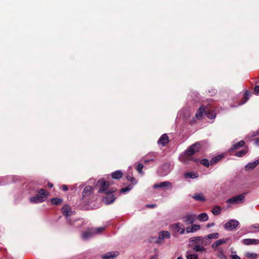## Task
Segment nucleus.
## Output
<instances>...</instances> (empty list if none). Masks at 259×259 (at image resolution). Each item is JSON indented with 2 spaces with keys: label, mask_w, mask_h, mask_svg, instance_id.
I'll list each match as a JSON object with an SVG mask.
<instances>
[{
  "label": "nucleus",
  "mask_w": 259,
  "mask_h": 259,
  "mask_svg": "<svg viewBox=\"0 0 259 259\" xmlns=\"http://www.w3.org/2000/svg\"><path fill=\"white\" fill-rule=\"evenodd\" d=\"M150 259H157V256L155 255V256H152Z\"/></svg>",
  "instance_id": "obj_53"
},
{
  "label": "nucleus",
  "mask_w": 259,
  "mask_h": 259,
  "mask_svg": "<svg viewBox=\"0 0 259 259\" xmlns=\"http://www.w3.org/2000/svg\"><path fill=\"white\" fill-rule=\"evenodd\" d=\"M255 167V166L253 165V164H252V162H251V163H248L247 165H246L245 166V168L247 170H250V169H253Z\"/></svg>",
  "instance_id": "obj_41"
},
{
  "label": "nucleus",
  "mask_w": 259,
  "mask_h": 259,
  "mask_svg": "<svg viewBox=\"0 0 259 259\" xmlns=\"http://www.w3.org/2000/svg\"><path fill=\"white\" fill-rule=\"evenodd\" d=\"M62 190L64 191H66L68 190V187L66 185H63L62 186Z\"/></svg>",
  "instance_id": "obj_48"
},
{
  "label": "nucleus",
  "mask_w": 259,
  "mask_h": 259,
  "mask_svg": "<svg viewBox=\"0 0 259 259\" xmlns=\"http://www.w3.org/2000/svg\"><path fill=\"white\" fill-rule=\"evenodd\" d=\"M98 185L100 186L98 193L107 194L104 199L105 203L106 204L112 203L115 200V196L112 193L116 191V188L110 187L109 182L105 181L104 179L99 180Z\"/></svg>",
  "instance_id": "obj_1"
},
{
  "label": "nucleus",
  "mask_w": 259,
  "mask_h": 259,
  "mask_svg": "<svg viewBox=\"0 0 259 259\" xmlns=\"http://www.w3.org/2000/svg\"><path fill=\"white\" fill-rule=\"evenodd\" d=\"M258 134V132L257 131H255V132H254L253 134L252 135V137H254V136H256Z\"/></svg>",
  "instance_id": "obj_52"
},
{
  "label": "nucleus",
  "mask_w": 259,
  "mask_h": 259,
  "mask_svg": "<svg viewBox=\"0 0 259 259\" xmlns=\"http://www.w3.org/2000/svg\"><path fill=\"white\" fill-rule=\"evenodd\" d=\"M152 161H154V159L153 158H151V159H144V162L145 163H148L149 162Z\"/></svg>",
  "instance_id": "obj_46"
},
{
  "label": "nucleus",
  "mask_w": 259,
  "mask_h": 259,
  "mask_svg": "<svg viewBox=\"0 0 259 259\" xmlns=\"http://www.w3.org/2000/svg\"><path fill=\"white\" fill-rule=\"evenodd\" d=\"M239 223L236 220H231L224 225V228L227 231H233L239 225Z\"/></svg>",
  "instance_id": "obj_8"
},
{
  "label": "nucleus",
  "mask_w": 259,
  "mask_h": 259,
  "mask_svg": "<svg viewBox=\"0 0 259 259\" xmlns=\"http://www.w3.org/2000/svg\"><path fill=\"white\" fill-rule=\"evenodd\" d=\"M249 229L252 230L250 231L251 233L259 232V224H256L251 225L249 227Z\"/></svg>",
  "instance_id": "obj_24"
},
{
  "label": "nucleus",
  "mask_w": 259,
  "mask_h": 259,
  "mask_svg": "<svg viewBox=\"0 0 259 259\" xmlns=\"http://www.w3.org/2000/svg\"><path fill=\"white\" fill-rule=\"evenodd\" d=\"M62 212L63 214L65 216L66 219L68 222L72 224L70 220L69 219V218L72 215L75 214V211L69 205L65 204L62 208Z\"/></svg>",
  "instance_id": "obj_4"
},
{
  "label": "nucleus",
  "mask_w": 259,
  "mask_h": 259,
  "mask_svg": "<svg viewBox=\"0 0 259 259\" xmlns=\"http://www.w3.org/2000/svg\"><path fill=\"white\" fill-rule=\"evenodd\" d=\"M155 206H156L155 204H151V205H147V207H149V208H154L155 207Z\"/></svg>",
  "instance_id": "obj_51"
},
{
  "label": "nucleus",
  "mask_w": 259,
  "mask_h": 259,
  "mask_svg": "<svg viewBox=\"0 0 259 259\" xmlns=\"http://www.w3.org/2000/svg\"><path fill=\"white\" fill-rule=\"evenodd\" d=\"M245 143L244 142V141L243 140H241L240 141H239V142L234 144L233 146H232V147L231 148V149L232 150H235V149H237L240 147H242V146H243V145H244Z\"/></svg>",
  "instance_id": "obj_26"
},
{
  "label": "nucleus",
  "mask_w": 259,
  "mask_h": 259,
  "mask_svg": "<svg viewBox=\"0 0 259 259\" xmlns=\"http://www.w3.org/2000/svg\"><path fill=\"white\" fill-rule=\"evenodd\" d=\"M249 92L247 91H246L245 93H244V99H245V100L244 101L241 102V103H239V105H243L249 99Z\"/></svg>",
  "instance_id": "obj_38"
},
{
  "label": "nucleus",
  "mask_w": 259,
  "mask_h": 259,
  "mask_svg": "<svg viewBox=\"0 0 259 259\" xmlns=\"http://www.w3.org/2000/svg\"><path fill=\"white\" fill-rule=\"evenodd\" d=\"M217 255L220 258L224 259L225 258V255L223 253V251L222 248H219L217 250Z\"/></svg>",
  "instance_id": "obj_35"
},
{
  "label": "nucleus",
  "mask_w": 259,
  "mask_h": 259,
  "mask_svg": "<svg viewBox=\"0 0 259 259\" xmlns=\"http://www.w3.org/2000/svg\"><path fill=\"white\" fill-rule=\"evenodd\" d=\"M247 152V150L245 149L241 150L235 153V155L237 157H242L244 156Z\"/></svg>",
  "instance_id": "obj_34"
},
{
  "label": "nucleus",
  "mask_w": 259,
  "mask_h": 259,
  "mask_svg": "<svg viewBox=\"0 0 259 259\" xmlns=\"http://www.w3.org/2000/svg\"><path fill=\"white\" fill-rule=\"evenodd\" d=\"M232 259H240V257L236 254L231 255Z\"/></svg>",
  "instance_id": "obj_45"
},
{
  "label": "nucleus",
  "mask_w": 259,
  "mask_h": 259,
  "mask_svg": "<svg viewBox=\"0 0 259 259\" xmlns=\"http://www.w3.org/2000/svg\"><path fill=\"white\" fill-rule=\"evenodd\" d=\"M177 259H183V257L182 256H179Z\"/></svg>",
  "instance_id": "obj_55"
},
{
  "label": "nucleus",
  "mask_w": 259,
  "mask_h": 259,
  "mask_svg": "<svg viewBox=\"0 0 259 259\" xmlns=\"http://www.w3.org/2000/svg\"><path fill=\"white\" fill-rule=\"evenodd\" d=\"M253 165L255 167L257 165L259 164V159L256 160L252 162Z\"/></svg>",
  "instance_id": "obj_49"
},
{
  "label": "nucleus",
  "mask_w": 259,
  "mask_h": 259,
  "mask_svg": "<svg viewBox=\"0 0 259 259\" xmlns=\"http://www.w3.org/2000/svg\"><path fill=\"white\" fill-rule=\"evenodd\" d=\"M208 216L206 212H203L196 215L197 219L200 222H205L208 220Z\"/></svg>",
  "instance_id": "obj_19"
},
{
  "label": "nucleus",
  "mask_w": 259,
  "mask_h": 259,
  "mask_svg": "<svg viewBox=\"0 0 259 259\" xmlns=\"http://www.w3.org/2000/svg\"><path fill=\"white\" fill-rule=\"evenodd\" d=\"M222 210V208L221 206H215L212 208L211 212L214 215H218L221 213Z\"/></svg>",
  "instance_id": "obj_23"
},
{
  "label": "nucleus",
  "mask_w": 259,
  "mask_h": 259,
  "mask_svg": "<svg viewBox=\"0 0 259 259\" xmlns=\"http://www.w3.org/2000/svg\"><path fill=\"white\" fill-rule=\"evenodd\" d=\"M122 172L121 170H118L111 174V177L114 179H119L122 177Z\"/></svg>",
  "instance_id": "obj_21"
},
{
  "label": "nucleus",
  "mask_w": 259,
  "mask_h": 259,
  "mask_svg": "<svg viewBox=\"0 0 259 259\" xmlns=\"http://www.w3.org/2000/svg\"><path fill=\"white\" fill-rule=\"evenodd\" d=\"M184 176L185 179H195L198 177V174L195 172H187Z\"/></svg>",
  "instance_id": "obj_20"
},
{
  "label": "nucleus",
  "mask_w": 259,
  "mask_h": 259,
  "mask_svg": "<svg viewBox=\"0 0 259 259\" xmlns=\"http://www.w3.org/2000/svg\"><path fill=\"white\" fill-rule=\"evenodd\" d=\"M222 158V156L221 155H218L215 157H214L212 158L210 161V164L211 165H212L218 161H219Z\"/></svg>",
  "instance_id": "obj_30"
},
{
  "label": "nucleus",
  "mask_w": 259,
  "mask_h": 259,
  "mask_svg": "<svg viewBox=\"0 0 259 259\" xmlns=\"http://www.w3.org/2000/svg\"><path fill=\"white\" fill-rule=\"evenodd\" d=\"M171 228L181 235L185 233V228L184 225L181 223H177L172 224L171 226Z\"/></svg>",
  "instance_id": "obj_9"
},
{
  "label": "nucleus",
  "mask_w": 259,
  "mask_h": 259,
  "mask_svg": "<svg viewBox=\"0 0 259 259\" xmlns=\"http://www.w3.org/2000/svg\"><path fill=\"white\" fill-rule=\"evenodd\" d=\"M92 187L90 186H87L84 188L82 193V197H86L89 196L92 193Z\"/></svg>",
  "instance_id": "obj_17"
},
{
  "label": "nucleus",
  "mask_w": 259,
  "mask_h": 259,
  "mask_svg": "<svg viewBox=\"0 0 259 259\" xmlns=\"http://www.w3.org/2000/svg\"><path fill=\"white\" fill-rule=\"evenodd\" d=\"M201 147V144L200 142H196L195 144L189 147L184 152V155H181L179 158L180 159L185 163V160L184 159L185 156H189L193 155L194 153L199 151Z\"/></svg>",
  "instance_id": "obj_3"
},
{
  "label": "nucleus",
  "mask_w": 259,
  "mask_h": 259,
  "mask_svg": "<svg viewBox=\"0 0 259 259\" xmlns=\"http://www.w3.org/2000/svg\"><path fill=\"white\" fill-rule=\"evenodd\" d=\"M256 244L259 243V240L256 239Z\"/></svg>",
  "instance_id": "obj_56"
},
{
  "label": "nucleus",
  "mask_w": 259,
  "mask_h": 259,
  "mask_svg": "<svg viewBox=\"0 0 259 259\" xmlns=\"http://www.w3.org/2000/svg\"><path fill=\"white\" fill-rule=\"evenodd\" d=\"M126 179L127 181L131 182L133 184L135 185L137 183V181L135 180L134 178L130 175L126 176Z\"/></svg>",
  "instance_id": "obj_39"
},
{
  "label": "nucleus",
  "mask_w": 259,
  "mask_h": 259,
  "mask_svg": "<svg viewBox=\"0 0 259 259\" xmlns=\"http://www.w3.org/2000/svg\"><path fill=\"white\" fill-rule=\"evenodd\" d=\"M153 188L155 189L161 188H167L171 189L172 188V184L168 181H164L159 183L155 184L153 185Z\"/></svg>",
  "instance_id": "obj_10"
},
{
  "label": "nucleus",
  "mask_w": 259,
  "mask_h": 259,
  "mask_svg": "<svg viewBox=\"0 0 259 259\" xmlns=\"http://www.w3.org/2000/svg\"><path fill=\"white\" fill-rule=\"evenodd\" d=\"M48 193L45 189H40L36 191L35 196L30 198V201L32 203H40L44 201L47 198Z\"/></svg>",
  "instance_id": "obj_2"
},
{
  "label": "nucleus",
  "mask_w": 259,
  "mask_h": 259,
  "mask_svg": "<svg viewBox=\"0 0 259 259\" xmlns=\"http://www.w3.org/2000/svg\"><path fill=\"white\" fill-rule=\"evenodd\" d=\"M255 145L259 147V138L257 139L255 142Z\"/></svg>",
  "instance_id": "obj_50"
},
{
  "label": "nucleus",
  "mask_w": 259,
  "mask_h": 259,
  "mask_svg": "<svg viewBox=\"0 0 259 259\" xmlns=\"http://www.w3.org/2000/svg\"><path fill=\"white\" fill-rule=\"evenodd\" d=\"M243 243L246 245L256 244V240L253 239H245L243 240Z\"/></svg>",
  "instance_id": "obj_28"
},
{
  "label": "nucleus",
  "mask_w": 259,
  "mask_h": 259,
  "mask_svg": "<svg viewBox=\"0 0 259 259\" xmlns=\"http://www.w3.org/2000/svg\"><path fill=\"white\" fill-rule=\"evenodd\" d=\"M143 168V164L140 163V164H138L137 166V167H136V169L138 171V172L139 173H142V169Z\"/></svg>",
  "instance_id": "obj_42"
},
{
  "label": "nucleus",
  "mask_w": 259,
  "mask_h": 259,
  "mask_svg": "<svg viewBox=\"0 0 259 259\" xmlns=\"http://www.w3.org/2000/svg\"><path fill=\"white\" fill-rule=\"evenodd\" d=\"M219 237V234L218 233H214L212 234H210L208 235L206 238L211 239H218Z\"/></svg>",
  "instance_id": "obj_36"
},
{
  "label": "nucleus",
  "mask_w": 259,
  "mask_h": 259,
  "mask_svg": "<svg viewBox=\"0 0 259 259\" xmlns=\"http://www.w3.org/2000/svg\"><path fill=\"white\" fill-rule=\"evenodd\" d=\"M53 187V184L50 183V189L52 188Z\"/></svg>",
  "instance_id": "obj_54"
},
{
  "label": "nucleus",
  "mask_w": 259,
  "mask_h": 259,
  "mask_svg": "<svg viewBox=\"0 0 259 259\" xmlns=\"http://www.w3.org/2000/svg\"><path fill=\"white\" fill-rule=\"evenodd\" d=\"M245 194H240L226 200L228 204H237L242 203L244 201Z\"/></svg>",
  "instance_id": "obj_5"
},
{
  "label": "nucleus",
  "mask_w": 259,
  "mask_h": 259,
  "mask_svg": "<svg viewBox=\"0 0 259 259\" xmlns=\"http://www.w3.org/2000/svg\"><path fill=\"white\" fill-rule=\"evenodd\" d=\"M206 112L207 108L205 109L203 106H200L196 113L195 116L196 118L198 119H202L203 115L204 114H206Z\"/></svg>",
  "instance_id": "obj_11"
},
{
  "label": "nucleus",
  "mask_w": 259,
  "mask_h": 259,
  "mask_svg": "<svg viewBox=\"0 0 259 259\" xmlns=\"http://www.w3.org/2000/svg\"><path fill=\"white\" fill-rule=\"evenodd\" d=\"M192 198H194L196 201H200L202 202L205 201L206 200L203 194L201 193H195L193 195Z\"/></svg>",
  "instance_id": "obj_18"
},
{
  "label": "nucleus",
  "mask_w": 259,
  "mask_h": 259,
  "mask_svg": "<svg viewBox=\"0 0 259 259\" xmlns=\"http://www.w3.org/2000/svg\"><path fill=\"white\" fill-rule=\"evenodd\" d=\"M254 92L255 95H259V85L255 87L254 89Z\"/></svg>",
  "instance_id": "obj_44"
},
{
  "label": "nucleus",
  "mask_w": 259,
  "mask_h": 259,
  "mask_svg": "<svg viewBox=\"0 0 259 259\" xmlns=\"http://www.w3.org/2000/svg\"><path fill=\"white\" fill-rule=\"evenodd\" d=\"M200 163L204 166L208 167L210 164V162L207 159H203L201 160Z\"/></svg>",
  "instance_id": "obj_40"
},
{
  "label": "nucleus",
  "mask_w": 259,
  "mask_h": 259,
  "mask_svg": "<svg viewBox=\"0 0 259 259\" xmlns=\"http://www.w3.org/2000/svg\"><path fill=\"white\" fill-rule=\"evenodd\" d=\"M105 229V227H101L95 229H93L95 235L100 234L102 231H103Z\"/></svg>",
  "instance_id": "obj_37"
},
{
  "label": "nucleus",
  "mask_w": 259,
  "mask_h": 259,
  "mask_svg": "<svg viewBox=\"0 0 259 259\" xmlns=\"http://www.w3.org/2000/svg\"><path fill=\"white\" fill-rule=\"evenodd\" d=\"M182 220L186 225H192L196 220V214L193 213H188L182 217Z\"/></svg>",
  "instance_id": "obj_6"
},
{
  "label": "nucleus",
  "mask_w": 259,
  "mask_h": 259,
  "mask_svg": "<svg viewBox=\"0 0 259 259\" xmlns=\"http://www.w3.org/2000/svg\"><path fill=\"white\" fill-rule=\"evenodd\" d=\"M206 115L208 117V118L210 119H214L215 117V113L213 111H209L207 108V112H206Z\"/></svg>",
  "instance_id": "obj_32"
},
{
  "label": "nucleus",
  "mask_w": 259,
  "mask_h": 259,
  "mask_svg": "<svg viewBox=\"0 0 259 259\" xmlns=\"http://www.w3.org/2000/svg\"><path fill=\"white\" fill-rule=\"evenodd\" d=\"M170 237V233L167 231H162L159 233L158 238L162 240L165 239H169Z\"/></svg>",
  "instance_id": "obj_14"
},
{
  "label": "nucleus",
  "mask_w": 259,
  "mask_h": 259,
  "mask_svg": "<svg viewBox=\"0 0 259 259\" xmlns=\"http://www.w3.org/2000/svg\"><path fill=\"white\" fill-rule=\"evenodd\" d=\"M214 225H215V224L214 223H208V224H207L206 227L207 228H209L213 226Z\"/></svg>",
  "instance_id": "obj_47"
},
{
  "label": "nucleus",
  "mask_w": 259,
  "mask_h": 259,
  "mask_svg": "<svg viewBox=\"0 0 259 259\" xmlns=\"http://www.w3.org/2000/svg\"><path fill=\"white\" fill-rule=\"evenodd\" d=\"M202 240V237L200 236H197L191 237L189 239V242L192 244L197 243Z\"/></svg>",
  "instance_id": "obj_25"
},
{
  "label": "nucleus",
  "mask_w": 259,
  "mask_h": 259,
  "mask_svg": "<svg viewBox=\"0 0 259 259\" xmlns=\"http://www.w3.org/2000/svg\"><path fill=\"white\" fill-rule=\"evenodd\" d=\"M172 169V167L169 163H164L158 169L159 174L161 176H165L169 174Z\"/></svg>",
  "instance_id": "obj_7"
},
{
  "label": "nucleus",
  "mask_w": 259,
  "mask_h": 259,
  "mask_svg": "<svg viewBox=\"0 0 259 259\" xmlns=\"http://www.w3.org/2000/svg\"><path fill=\"white\" fill-rule=\"evenodd\" d=\"M226 242V240L222 239H219L215 241L211 245L213 249H216L219 246L221 245L222 244L225 243Z\"/></svg>",
  "instance_id": "obj_22"
},
{
  "label": "nucleus",
  "mask_w": 259,
  "mask_h": 259,
  "mask_svg": "<svg viewBox=\"0 0 259 259\" xmlns=\"http://www.w3.org/2000/svg\"><path fill=\"white\" fill-rule=\"evenodd\" d=\"M52 203L54 205H59L62 203L63 199L59 198H54L51 199Z\"/></svg>",
  "instance_id": "obj_27"
},
{
  "label": "nucleus",
  "mask_w": 259,
  "mask_h": 259,
  "mask_svg": "<svg viewBox=\"0 0 259 259\" xmlns=\"http://www.w3.org/2000/svg\"><path fill=\"white\" fill-rule=\"evenodd\" d=\"M201 227L199 225L192 224L191 226L187 227L186 229L187 233H194L198 231Z\"/></svg>",
  "instance_id": "obj_12"
},
{
  "label": "nucleus",
  "mask_w": 259,
  "mask_h": 259,
  "mask_svg": "<svg viewBox=\"0 0 259 259\" xmlns=\"http://www.w3.org/2000/svg\"><path fill=\"white\" fill-rule=\"evenodd\" d=\"M194 250L196 251H204L205 248L200 244H196L193 247Z\"/></svg>",
  "instance_id": "obj_29"
},
{
  "label": "nucleus",
  "mask_w": 259,
  "mask_h": 259,
  "mask_svg": "<svg viewBox=\"0 0 259 259\" xmlns=\"http://www.w3.org/2000/svg\"><path fill=\"white\" fill-rule=\"evenodd\" d=\"M118 255L117 251L109 252L101 256L102 259H113Z\"/></svg>",
  "instance_id": "obj_13"
},
{
  "label": "nucleus",
  "mask_w": 259,
  "mask_h": 259,
  "mask_svg": "<svg viewBox=\"0 0 259 259\" xmlns=\"http://www.w3.org/2000/svg\"><path fill=\"white\" fill-rule=\"evenodd\" d=\"M133 187L132 185H129L126 186L125 188H123L120 189V192L122 193H125L126 192H129L131 190L133 189Z\"/></svg>",
  "instance_id": "obj_33"
},
{
  "label": "nucleus",
  "mask_w": 259,
  "mask_h": 259,
  "mask_svg": "<svg viewBox=\"0 0 259 259\" xmlns=\"http://www.w3.org/2000/svg\"><path fill=\"white\" fill-rule=\"evenodd\" d=\"M246 256L249 258H254L256 256V254L254 253H247L246 254Z\"/></svg>",
  "instance_id": "obj_43"
},
{
  "label": "nucleus",
  "mask_w": 259,
  "mask_h": 259,
  "mask_svg": "<svg viewBox=\"0 0 259 259\" xmlns=\"http://www.w3.org/2000/svg\"><path fill=\"white\" fill-rule=\"evenodd\" d=\"M158 144H160L163 146L166 145V144L168 142V136L166 134L162 135L158 141Z\"/></svg>",
  "instance_id": "obj_15"
},
{
  "label": "nucleus",
  "mask_w": 259,
  "mask_h": 259,
  "mask_svg": "<svg viewBox=\"0 0 259 259\" xmlns=\"http://www.w3.org/2000/svg\"><path fill=\"white\" fill-rule=\"evenodd\" d=\"M95 235L93 230H91L82 233V237L84 240H87L93 237Z\"/></svg>",
  "instance_id": "obj_16"
},
{
  "label": "nucleus",
  "mask_w": 259,
  "mask_h": 259,
  "mask_svg": "<svg viewBox=\"0 0 259 259\" xmlns=\"http://www.w3.org/2000/svg\"><path fill=\"white\" fill-rule=\"evenodd\" d=\"M186 257L187 259H198V256L196 254H189V251L186 252Z\"/></svg>",
  "instance_id": "obj_31"
}]
</instances>
